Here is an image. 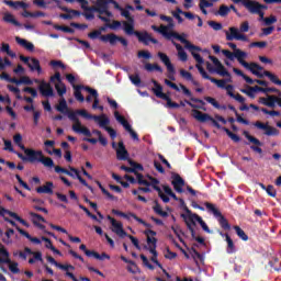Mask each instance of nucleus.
Returning <instances> with one entry per match:
<instances>
[{
    "instance_id": "f257e3e1",
    "label": "nucleus",
    "mask_w": 281,
    "mask_h": 281,
    "mask_svg": "<svg viewBox=\"0 0 281 281\" xmlns=\"http://www.w3.org/2000/svg\"><path fill=\"white\" fill-rule=\"evenodd\" d=\"M227 45L231 47V49H233V53L231 50L223 49L222 54L228 58V60H235L236 58L239 65L245 67V69H249L254 76H257V78H263L265 75L260 74V71L263 69L262 66L256 63H247L245 60V58H247V53H245V50H240V48H238L235 43L228 42Z\"/></svg>"
},
{
    "instance_id": "f03ea898",
    "label": "nucleus",
    "mask_w": 281,
    "mask_h": 281,
    "mask_svg": "<svg viewBox=\"0 0 281 281\" xmlns=\"http://www.w3.org/2000/svg\"><path fill=\"white\" fill-rule=\"evenodd\" d=\"M55 109L56 111H58V113L67 115L70 122H74L72 131L75 133H79L81 135H85L86 137H91V131L88 127L82 126L80 119H78V115H80L78 112L80 110L72 111L71 109H69V105H67V100H65V98L59 100V103L55 106Z\"/></svg>"
},
{
    "instance_id": "7ed1b4c3",
    "label": "nucleus",
    "mask_w": 281,
    "mask_h": 281,
    "mask_svg": "<svg viewBox=\"0 0 281 281\" xmlns=\"http://www.w3.org/2000/svg\"><path fill=\"white\" fill-rule=\"evenodd\" d=\"M186 103L189 106H191V109H193L192 114H193L194 120H198V122H202V123L212 122V124H213V126H215V128H221V124L217 123V121L214 120V117L210 116V114H207V113H203V112L196 110V109H202L203 111H205V108L194 104L188 100H186Z\"/></svg>"
},
{
    "instance_id": "20e7f679",
    "label": "nucleus",
    "mask_w": 281,
    "mask_h": 281,
    "mask_svg": "<svg viewBox=\"0 0 281 281\" xmlns=\"http://www.w3.org/2000/svg\"><path fill=\"white\" fill-rule=\"evenodd\" d=\"M78 114L81 115V117H85V120H93L100 128H109V125L111 124V120H109V116L106 114L101 115H92L87 110H79Z\"/></svg>"
},
{
    "instance_id": "39448f33",
    "label": "nucleus",
    "mask_w": 281,
    "mask_h": 281,
    "mask_svg": "<svg viewBox=\"0 0 281 281\" xmlns=\"http://www.w3.org/2000/svg\"><path fill=\"white\" fill-rule=\"evenodd\" d=\"M204 205H205L206 210H209V212L213 213L215 218H217L218 224L221 225L222 229H226L227 232H229V229H232V225H229V222L227 221V218L224 217L223 213H221L220 210L216 209V205H214L210 202H205Z\"/></svg>"
},
{
    "instance_id": "423d86ee",
    "label": "nucleus",
    "mask_w": 281,
    "mask_h": 281,
    "mask_svg": "<svg viewBox=\"0 0 281 281\" xmlns=\"http://www.w3.org/2000/svg\"><path fill=\"white\" fill-rule=\"evenodd\" d=\"M127 36H136L138 43H142L145 46L150 45V43H153L154 45H157V43H159V41L153 37V35H150V33H148L147 31H135V27L132 29V33H127Z\"/></svg>"
},
{
    "instance_id": "0eeeda50",
    "label": "nucleus",
    "mask_w": 281,
    "mask_h": 281,
    "mask_svg": "<svg viewBox=\"0 0 281 281\" xmlns=\"http://www.w3.org/2000/svg\"><path fill=\"white\" fill-rule=\"evenodd\" d=\"M114 117L116 120V122H119V124H122L123 127L125 128V131H127V133H130L132 139L134 142H139V135L137 134V132H135L133 130V127L131 126V123H128V121H126V117L122 116L120 114V112H114Z\"/></svg>"
},
{
    "instance_id": "6e6552de",
    "label": "nucleus",
    "mask_w": 281,
    "mask_h": 281,
    "mask_svg": "<svg viewBox=\"0 0 281 281\" xmlns=\"http://www.w3.org/2000/svg\"><path fill=\"white\" fill-rule=\"evenodd\" d=\"M121 16L126 19V21L123 22V30L125 34H133V29L135 27V18L131 15V11L123 8L121 10Z\"/></svg>"
},
{
    "instance_id": "1a4fd4ad",
    "label": "nucleus",
    "mask_w": 281,
    "mask_h": 281,
    "mask_svg": "<svg viewBox=\"0 0 281 281\" xmlns=\"http://www.w3.org/2000/svg\"><path fill=\"white\" fill-rule=\"evenodd\" d=\"M102 43H110V45H116L117 42L123 45V47H128V41L122 36H117L115 33H110L100 37Z\"/></svg>"
},
{
    "instance_id": "9d476101",
    "label": "nucleus",
    "mask_w": 281,
    "mask_h": 281,
    "mask_svg": "<svg viewBox=\"0 0 281 281\" xmlns=\"http://www.w3.org/2000/svg\"><path fill=\"white\" fill-rule=\"evenodd\" d=\"M254 126L258 128L259 131H265V135L268 137H278L280 135V130L269 125V123H262L260 121H257L254 123Z\"/></svg>"
},
{
    "instance_id": "9b49d317",
    "label": "nucleus",
    "mask_w": 281,
    "mask_h": 281,
    "mask_svg": "<svg viewBox=\"0 0 281 281\" xmlns=\"http://www.w3.org/2000/svg\"><path fill=\"white\" fill-rule=\"evenodd\" d=\"M144 235L147 236V245H149V247L145 246V249H148L149 252L157 256V238L150 237V236H157V232L153 229H147L144 232Z\"/></svg>"
},
{
    "instance_id": "f8f14e48",
    "label": "nucleus",
    "mask_w": 281,
    "mask_h": 281,
    "mask_svg": "<svg viewBox=\"0 0 281 281\" xmlns=\"http://www.w3.org/2000/svg\"><path fill=\"white\" fill-rule=\"evenodd\" d=\"M34 82L36 85H40L38 91L41 95H43L44 98H54V88L49 82H46L45 80L41 81L38 79H34Z\"/></svg>"
},
{
    "instance_id": "ddd939ff",
    "label": "nucleus",
    "mask_w": 281,
    "mask_h": 281,
    "mask_svg": "<svg viewBox=\"0 0 281 281\" xmlns=\"http://www.w3.org/2000/svg\"><path fill=\"white\" fill-rule=\"evenodd\" d=\"M244 8H246L250 14H258L259 19H265V11H260V2L247 0L244 2Z\"/></svg>"
},
{
    "instance_id": "4468645a",
    "label": "nucleus",
    "mask_w": 281,
    "mask_h": 281,
    "mask_svg": "<svg viewBox=\"0 0 281 281\" xmlns=\"http://www.w3.org/2000/svg\"><path fill=\"white\" fill-rule=\"evenodd\" d=\"M108 218L113 227L112 232H114L116 236L120 238H126V236H128V233L124 231V225L121 222H117V220L111 217V215H109Z\"/></svg>"
},
{
    "instance_id": "2eb2a0df",
    "label": "nucleus",
    "mask_w": 281,
    "mask_h": 281,
    "mask_svg": "<svg viewBox=\"0 0 281 281\" xmlns=\"http://www.w3.org/2000/svg\"><path fill=\"white\" fill-rule=\"evenodd\" d=\"M226 41H243L244 43H247L249 38L247 35L240 34L238 29L232 26L229 27V32L226 31Z\"/></svg>"
},
{
    "instance_id": "dca6fc26",
    "label": "nucleus",
    "mask_w": 281,
    "mask_h": 281,
    "mask_svg": "<svg viewBox=\"0 0 281 281\" xmlns=\"http://www.w3.org/2000/svg\"><path fill=\"white\" fill-rule=\"evenodd\" d=\"M243 135L246 137V139H248V142H250L251 144H255L250 146V149L254 150V153H258L259 155H262V148H260V146H262V142L251 136L247 131H244Z\"/></svg>"
},
{
    "instance_id": "f3484780",
    "label": "nucleus",
    "mask_w": 281,
    "mask_h": 281,
    "mask_svg": "<svg viewBox=\"0 0 281 281\" xmlns=\"http://www.w3.org/2000/svg\"><path fill=\"white\" fill-rule=\"evenodd\" d=\"M43 164L45 168H54V160L50 157H45L42 150L35 151V162Z\"/></svg>"
},
{
    "instance_id": "a211bd4d",
    "label": "nucleus",
    "mask_w": 281,
    "mask_h": 281,
    "mask_svg": "<svg viewBox=\"0 0 281 281\" xmlns=\"http://www.w3.org/2000/svg\"><path fill=\"white\" fill-rule=\"evenodd\" d=\"M171 38H176L177 41H180V43H183L184 47L187 49H190V52H201V47L193 45L192 43H190V41L186 40L177 32H173Z\"/></svg>"
},
{
    "instance_id": "6ab92c4d",
    "label": "nucleus",
    "mask_w": 281,
    "mask_h": 281,
    "mask_svg": "<svg viewBox=\"0 0 281 281\" xmlns=\"http://www.w3.org/2000/svg\"><path fill=\"white\" fill-rule=\"evenodd\" d=\"M171 186H173V190H176V192L182 194L183 186H186V180H183V178H181L179 173H175L172 176Z\"/></svg>"
},
{
    "instance_id": "aec40b11",
    "label": "nucleus",
    "mask_w": 281,
    "mask_h": 281,
    "mask_svg": "<svg viewBox=\"0 0 281 281\" xmlns=\"http://www.w3.org/2000/svg\"><path fill=\"white\" fill-rule=\"evenodd\" d=\"M180 216L181 218H183L187 228H189V225H191V227L196 226V223H199V220L201 218V216H199V214L195 213H190L189 215L182 213Z\"/></svg>"
},
{
    "instance_id": "412c9836",
    "label": "nucleus",
    "mask_w": 281,
    "mask_h": 281,
    "mask_svg": "<svg viewBox=\"0 0 281 281\" xmlns=\"http://www.w3.org/2000/svg\"><path fill=\"white\" fill-rule=\"evenodd\" d=\"M74 97L77 100V102H85V95H82V90L87 91V89H91L89 86H82V85H74Z\"/></svg>"
},
{
    "instance_id": "4be33fe9",
    "label": "nucleus",
    "mask_w": 281,
    "mask_h": 281,
    "mask_svg": "<svg viewBox=\"0 0 281 281\" xmlns=\"http://www.w3.org/2000/svg\"><path fill=\"white\" fill-rule=\"evenodd\" d=\"M47 262H50V265H54L55 267H57V269H60L61 271H76V267H74L72 265H63L58 261H56V259H54V257L52 256H47L46 257Z\"/></svg>"
},
{
    "instance_id": "5701e85b",
    "label": "nucleus",
    "mask_w": 281,
    "mask_h": 281,
    "mask_svg": "<svg viewBox=\"0 0 281 281\" xmlns=\"http://www.w3.org/2000/svg\"><path fill=\"white\" fill-rule=\"evenodd\" d=\"M116 158L119 161H126L128 159V150H126V146H124V142H119L116 148Z\"/></svg>"
},
{
    "instance_id": "b1692460",
    "label": "nucleus",
    "mask_w": 281,
    "mask_h": 281,
    "mask_svg": "<svg viewBox=\"0 0 281 281\" xmlns=\"http://www.w3.org/2000/svg\"><path fill=\"white\" fill-rule=\"evenodd\" d=\"M220 236H222V238H225V240L227 243L226 252L229 254V255L236 254V245L234 244V239H232L229 234L220 233Z\"/></svg>"
},
{
    "instance_id": "393cba45",
    "label": "nucleus",
    "mask_w": 281,
    "mask_h": 281,
    "mask_svg": "<svg viewBox=\"0 0 281 281\" xmlns=\"http://www.w3.org/2000/svg\"><path fill=\"white\" fill-rule=\"evenodd\" d=\"M151 82L155 87V89H153L156 98H160V100H168V94L164 93V87H161V85H159V82L155 79H151Z\"/></svg>"
},
{
    "instance_id": "a878e982",
    "label": "nucleus",
    "mask_w": 281,
    "mask_h": 281,
    "mask_svg": "<svg viewBox=\"0 0 281 281\" xmlns=\"http://www.w3.org/2000/svg\"><path fill=\"white\" fill-rule=\"evenodd\" d=\"M224 89L226 90V93L229 95V98H233V100H236L239 102V104H245V97L240 95V93L235 94L234 87L232 85L225 86Z\"/></svg>"
},
{
    "instance_id": "bb28decb",
    "label": "nucleus",
    "mask_w": 281,
    "mask_h": 281,
    "mask_svg": "<svg viewBox=\"0 0 281 281\" xmlns=\"http://www.w3.org/2000/svg\"><path fill=\"white\" fill-rule=\"evenodd\" d=\"M158 58H160L161 63H164L165 67H167V71H170L171 74L175 72V66L170 61V57L166 55L165 53L158 52L157 54Z\"/></svg>"
},
{
    "instance_id": "cd10ccee",
    "label": "nucleus",
    "mask_w": 281,
    "mask_h": 281,
    "mask_svg": "<svg viewBox=\"0 0 281 281\" xmlns=\"http://www.w3.org/2000/svg\"><path fill=\"white\" fill-rule=\"evenodd\" d=\"M54 182L47 181L45 186L37 187L36 192L37 194H54Z\"/></svg>"
},
{
    "instance_id": "c85d7f7f",
    "label": "nucleus",
    "mask_w": 281,
    "mask_h": 281,
    "mask_svg": "<svg viewBox=\"0 0 281 281\" xmlns=\"http://www.w3.org/2000/svg\"><path fill=\"white\" fill-rule=\"evenodd\" d=\"M0 262L2 265H10L11 259H10V252L8 251V249H5V246H3V244L0 243Z\"/></svg>"
},
{
    "instance_id": "c756f323",
    "label": "nucleus",
    "mask_w": 281,
    "mask_h": 281,
    "mask_svg": "<svg viewBox=\"0 0 281 281\" xmlns=\"http://www.w3.org/2000/svg\"><path fill=\"white\" fill-rule=\"evenodd\" d=\"M180 89H182L184 95L190 98L191 102H196L198 104H202V106H205V102L201 99L192 97V91H190V89H188L186 86L180 85Z\"/></svg>"
},
{
    "instance_id": "7c9ffc66",
    "label": "nucleus",
    "mask_w": 281,
    "mask_h": 281,
    "mask_svg": "<svg viewBox=\"0 0 281 281\" xmlns=\"http://www.w3.org/2000/svg\"><path fill=\"white\" fill-rule=\"evenodd\" d=\"M87 93H90V95L94 99L92 103V109H98V104H100V94L98 93V90L93 88H86Z\"/></svg>"
},
{
    "instance_id": "2f4dec72",
    "label": "nucleus",
    "mask_w": 281,
    "mask_h": 281,
    "mask_svg": "<svg viewBox=\"0 0 281 281\" xmlns=\"http://www.w3.org/2000/svg\"><path fill=\"white\" fill-rule=\"evenodd\" d=\"M70 172H74L76 175V178L78 179V181L85 186V188H88V190H91V192H93V187L89 186V183H87V180L83 179L82 176H80V171L74 167H69Z\"/></svg>"
},
{
    "instance_id": "473e14b6",
    "label": "nucleus",
    "mask_w": 281,
    "mask_h": 281,
    "mask_svg": "<svg viewBox=\"0 0 281 281\" xmlns=\"http://www.w3.org/2000/svg\"><path fill=\"white\" fill-rule=\"evenodd\" d=\"M31 71H37V74H43V68L41 67V61L37 58H31L27 65Z\"/></svg>"
},
{
    "instance_id": "72a5a7b5",
    "label": "nucleus",
    "mask_w": 281,
    "mask_h": 281,
    "mask_svg": "<svg viewBox=\"0 0 281 281\" xmlns=\"http://www.w3.org/2000/svg\"><path fill=\"white\" fill-rule=\"evenodd\" d=\"M15 42L18 43V45H21V47H24L26 52H34V44L29 42L27 40H23L18 36L15 37Z\"/></svg>"
},
{
    "instance_id": "f704fd0d",
    "label": "nucleus",
    "mask_w": 281,
    "mask_h": 281,
    "mask_svg": "<svg viewBox=\"0 0 281 281\" xmlns=\"http://www.w3.org/2000/svg\"><path fill=\"white\" fill-rule=\"evenodd\" d=\"M172 44L175 45L177 52H178V56L180 58V60H182V63H186L188 60V53H186V50L183 49V46H181V44L172 41Z\"/></svg>"
},
{
    "instance_id": "c9c22d12",
    "label": "nucleus",
    "mask_w": 281,
    "mask_h": 281,
    "mask_svg": "<svg viewBox=\"0 0 281 281\" xmlns=\"http://www.w3.org/2000/svg\"><path fill=\"white\" fill-rule=\"evenodd\" d=\"M2 21H4V23H11V25H14L15 27H21V23L14 18V15H12V13H5Z\"/></svg>"
},
{
    "instance_id": "e433bc0d",
    "label": "nucleus",
    "mask_w": 281,
    "mask_h": 281,
    "mask_svg": "<svg viewBox=\"0 0 281 281\" xmlns=\"http://www.w3.org/2000/svg\"><path fill=\"white\" fill-rule=\"evenodd\" d=\"M153 210L155 214H158V216H161L162 218H168V212L161 209V204L158 201H155V205L153 206Z\"/></svg>"
},
{
    "instance_id": "4c0bfd02",
    "label": "nucleus",
    "mask_w": 281,
    "mask_h": 281,
    "mask_svg": "<svg viewBox=\"0 0 281 281\" xmlns=\"http://www.w3.org/2000/svg\"><path fill=\"white\" fill-rule=\"evenodd\" d=\"M88 258H95V260H111V256L106 252H102L101 255L95 252H87Z\"/></svg>"
},
{
    "instance_id": "58836bf2",
    "label": "nucleus",
    "mask_w": 281,
    "mask_h": 281,
    "mask_svg": "<svg viewBox=\"0 0 281 281\" xmlns=\"http://www.w3.org/2000/svg\"><path fill=\"white\" fill-rule=\"evenodd\" d=\"M15 155L21 159L22 161H29L30 164H36V154L30 155H23L22 153L15 151Z\"/></svg>"
},
{
    "instance_id": "ea45409f",
    "label": "nucleus",
    "mask_w": 281,
    "mask_h": 281,
    "mask_svg": "<svg viewBox=\"0 0 281 281\" xmlns=\"http://www.w3.org/2000/svg\"><path fill=\"white\" fill-rule=\"evenodd\" d=\"M149 181H148V187H151L153 190H155L156 192H159L161 190V187L159 186L160 181L159 179L153 177V176H147Z\"/></svg>"
},
{
    "instance_id": "a19ab883",
    "label": "nucleus",
    "mask_w": 281,
    "mask_h": 281,
    "mask_svg": "<svg viewBox=\"0 0 281 281\" xmlns=\"http://www.w3.org/2000/svg\"><path fill=\"white\" fill-rule=\"evenodd\" d=\"M145 70L153 72V71H158V74H164V68H161V66H159V64H146L145 65Z\"/></svg>"
},
{
    "instance_id": "79ce46f5",
    "label": "nucleus",
    "mask_w": 281,
    "mask_h": 281,
    "mask_svg": "<svg viewBox=\"0 0 281 281\" xmlns=\"http://www.w3.org/2000/svg\"><path fill=\"white\" fill-rule=\"evenodd\" d=\"M204 100L206 102H209V104H212V106H214V109H222L223 111H225V109H227V106L221 105V103L212 97H204Z\"/></svg>"
},
{
    "instance_id": "37998d69",
    "label": "nucleus",
    "mask_w": 281,
    "mask_h": 281,
    "mask_svg": "<svg viewBox=\"0 0 281 281\" xmlns=\"http://www.w3.org/2000/svg\"><path fill=\"white\" fill-rule=\"evenodd\" d=\"M104 30H106V29L104 26H101L100 30L90 32L88 34V37H90L91 41H95V38H99V41H100V38H102V36H104V35H102V32H104Z\"/></svg>"
},
{
    "instance_id": "c03bdc74",
    "label": "nucleus",
    "mask_w": 281,
    "mask_h": 281,
    "mask_svg": "<svg viewBox=\"0 0 281 281\" xmlns=\"http://www.w3.org/2000/svg\"><path fill=\"white\" fill-rule=\"evenodd\" d=\"M158 33L162 34L167 41H172V34H175V32H168V27L166 25H160L158 29Z\"/></svg>"
},
{
    "instance_id": "a18cd8bd",
    "label": "nucleus",
    "mask_w": 281,
    "mask_h": 281,
    "mask_svg": "<svg viewBox=\"0 0 281 281\" xmlns=\"http://www.w3.org/2000/svg\"><path fill=\"white\" fill-rule=\"evenodd\" d=\"M112 212L116 216H121L122 218H125L126 221H131V218H135V216H137L135 213H124L119 210H113Z\"/></svg>"
},
{
    "instance_id": "49530a36",
    "label": "nucleus",
    "mask_w": 281,
    "mask_h": 281,
    "mask_svg": "<svg viewBox=\"0 0 281 281\" xmlns=\"http://www.w3.org/2000/svg\"><path fill=\"white\" fill-rule=\"evenodd\" d=\"M263 76H266L267 78H269L270 81L273 82V85H278L279 87H281V80H279L278 76L273 75V72L266 70L263 72Z\"/></svg>"
},
{
    "instance_id": "de8ad7c7",
    "label": "nucleus",
    "mask_w": 281,
    "mask_h": 281,
    "mask_svg": "<svg viewBox=\"0 0 281 281\" xmlns=\"http://www.w3.org/2000/svg\"><path fill=\"white\" fill-rule=\"evenodd\" d=\"M233 229H235L238 238H240L245 243H247V240H249V236L245 234V231L243 228H240V226H234Z\"/></svg>"
},
{
    "instance_id": "09e8293b",
    "label": "nucleus",
    "mask_w": 281,
    "mask_h": 281,
    "mask_svg": "<svg viewBox=\"0 0 281 281\" xmlns=\"http://www.w3.org/2000/svg\"><path fill=\"white\" fill-rule=\"evenodd\" d=\"M4 238H2V243L5 245H12V236H14V231L12 228H8L7 232L4 233Z\"/></svg>"
},
{
    "instance_id": "8fccbe9b",
    "label": "nucleus",
    "mask_w": 281,
    "mask_h": 281,
    "mask_svg": "<svg viewBox=\"0 0 281 281\" xmlns=\"http://www.w3.org/2000/svg\"><path fill=\"white\" fill-rule=\"evenodd\" d=\"M241 93H245L246 95H248V98H256V92H258V89H256L255 87H247V89H240Z\"/></svg>"
},
{
    "instance_id": "3c124183",
    "label": "nucleus",
    "mask_w": 281,
    "mask_h": 281,
    "mask_svg": "<svg viewBox=\"0 0 281 281\" xmlns=\"http://www.w3.org/2000/svg\"><path fill=\"white\" fill-rule=\"evenodd\" d=\"M55 89L61 98L67 93V86L64 85V82L55 83Z\"/></svg>"
},
{
    "instance_id": "603ef678",
    "label": "nucleus",
    "mask_w": 281,
    "mask_h": 281,
    "mask_svg": "<svg viewBox=\"0 0 281 281\" xmlns=\"http://www.w3.org/2000/svg\"><path fill=\"white\" fill-rule=\"evenodd\" d=\"M210 82H213V85H216V87H218V89H225V85H227V80H224V79H216V78H213L211 77L210 79Z\"/></svg>"
},
{
    "instance_id": "864d4df0",
    "label": "nucleus",
    "mask_w": 281,
    "mask_h": 281,
    "mask_svg": "<svg viewBox=\"0 0 281 281\" xmlns=\"http://www.w3.org/2000/svg\"><path fill=\"white\" fill-rule=\"evenodd\" d=\"M222 131H224V133H226V135H228L235 142V144H238V142H240V136L229 131V128L222 127Z\"/></svg>"
},
{
    "instance_id": "5fc2aeb1",
    "label": "nucleus",
    "mask_w": 281,
    "mask_h": 281,
    "mask_svg": "<svg viewBox=\"0 0 281 281\" xmlns=\"http://www.w3.org/2000/svg\"><path fill=\"white\" fill-rule=\"evenodd\" d=\"M1 52L10 56L11 58H16V54L10 49V44L2 43Z\"/></svg>"
},
{
    "instance_id": "6e6d98bb",
    "label": "nucleus",
    "mask_w": 281,
    "mask_h": 281,
    "mask_svg": "<svg viewBox=\"0 0 281 281\" xmlns=\"http://www.w3.org/2000/svg\"><path fill=\"white\" fill-rule=\"evenodd\" d=\"M229 14V7L222 4L220 5V10L215 12L216 16H227Z\"/></svg>"
},
{
    "instance_id": "4d7b16f0",
    "label": "nucleus",
    "mask_w": 281,
    "mask_h": 281,
    "mask_svg": "<svg viewBox=\"0 0 281 281\" xmlns=\"http://www.w3.org/2000/svg\"><path fill=\"white\" fill-rule=\"evenodd\" d=\"M276 104H278V95H268L267 106L269 109H276Z\"/></svg>"
},
{
    "instance_id": "13d9d810",
    "label": "nucleus",
    "mask_w": 281,
    "mask_h": 281,
    "mask_svg": "<svg viewBox=\"0 0 281 281\" xmlns=\"http://www.w3.org/2000/svg\"><path fill=\"white\" fill-rule=\"evenodd\" d=\"M256 89L261 93H280V90H278L277 88H262V87L256 86Z\"/></svg>"
},
{
    "instance_id": "bf43d9fd",
    "label": "nucleus",
    "mask_w": 281,
    "mask_h": 281,
    "mask_svg": "<svg viewBox=\"0 0 281 281\" xmlns=\"http://www.w3.org/2000/svg\"><path fill=\"white\" fill-rule=\"evenodd\" d=\"M259 21H263L265 25H273V23H278V18H276V15H270L269 18H265L263 15V19L259 18Z\"/></svg>"
},
{
    "instance_id": "052dcab7",
    "label": "nucleus",
    "mask_w": 281,
    "mask_h": 281,
    "mask_svg": "<svg viewBox=\"0 0 281 281\" xmlns=\"http://www.w3.org/2000/svg\"><path fill=\"white\" fill-rule=\"evenodd\" d=\"M195 67L199 74H201L202 78H204V80H210L212 78L210 75H207V72L205 71V68H203L201 64H196Z\"/></svg>"
},
{
    "instance_id": "680f3d73",
    "label": "nucleus",
    "mask_w": 281,
    "mask_h": 281,
    "mask_svg": "<svg viewBox=\"0 0 281 281\" xmlns=\"http://www.w3.org/2000/svg\"><path fill=\"white\" fill-rule=\"evenodd\" d=\"M30 216L34 223V221H36V223L41 222V223H47V221L45 220V217H43L41 214L38 213H34V212H30Z\"/></svg>"
},
{
    "instance_id": "e2e57ef3",
    "label": "nucleus",
    "mask_w": 281,
    "mask_h": 281,
    "mask_svg": "<svg viewBox=\"0 0 281 281\" xmlns=\"http://www.w3.org/2000/svg\"><path fill=\"white\" fill-rule=\"evenodd\" d=\"M19 148H21V150H23L24 155H29L30 157L33 156V154H36L37 150L32 149V148H26L25 145H23L22 143L18 144Z\"/></svg>"
},
{
    "instance_id": "0e129e2a",
    "label": "nucleus",
    "mask_w": 281,
    "mask_h": 281,
    "mask_svg": "<svg viewBox=\"0 0 281 281\" xmlns=\"http://www.w3.org/2000/svg\"><path fill=\"white\" fill-rule=\"evenodd\" d=\"M55 30H59V32H65L66 34H74L76 32V30L65 25H55Z\"/></svg>"
},
{
    "instance_id": "69168bd1",
    "label": "nucleus",
    "mask_w": 281,
    "mask_h": 281,
    "mask_svg": "<svg viewBox=\"0 0 281 281\" xmlns=\"http://www.w3.org/2000/svg\"><path fill=\"white\" fill-rule=\"evenodd\" d=\"M207 24L210 27H212V30H215V32H220V30H223V24L221 22L209 21Z\"/></svg>"
},
{
    "instance_id": "338daca9",
    "label": "nucleus",
    "mask_w": 281,
    "mask_h": 281,
    "mask_svg": "<svg viewBox=\"0 0 281 281\" xmlns=\"http://www.w3.org/2000/svg\"><path fill=\"white\" fill-rule=\"evenodd\" d=\"M55 172H57V175H60V172H61L63 175H67L68 177H75L71 171H69L60 166L55 167Z\"/></svg>"
},
{
    "instance_id": "774afa93",
    "label": "nucleus",
    "mask_w": 281,
    "mask_h": 281,
    "mask_svg": "<svg viewBox=\"0 0 281 281\" xmlns=\"http://www.w3.org/2000/svg\"><path fill=\"white\" fill-rule=\"evenodd\" d=\"M9 265V270L11 271V273H21V269H19V262H10Z\"/></svg>"
}]
</instances>
